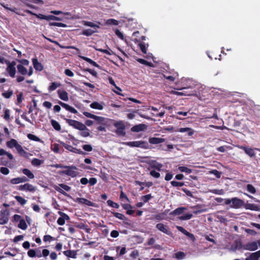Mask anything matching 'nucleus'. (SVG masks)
<instances>
[{
  "mask_svg": "<svg viewBox=\"0 0 260 260\" xmlns=\"http://www.w3.org/2000/svg\"><path fill=\"white\" fill-rule=\"evenodd\" d=\"M230 207L234 209H239L244 207L246 209L256 211L260 210L259 207L258 205L250 203L245 204L242 200L237 197L232 198V205Z\"/></svg>",
  "mask_w": 260,
  "mask_h": 260,
  "instance_id": "1",
  "label": "nucleus"
},
{
  "mask_svg": "<svg viewBox=\"0 0 260 260\" xmlns=\"http://www.w3.org/2000/svg\"><path fill=\"white\" fill-rule=\"evenodd\" d=\"M14 159L12 154L1 149V165L12 168L14 166Z\"/></svg>",
  "mask_w": 260,
  "mask_h": 260,
  "instance_id": "2",
  "label": "nucleus"
},
{
  "mask_svg": "<svg viewBox=\"0 0 260 260\" xmlns=\"http://www.w3.org/2000/svg\"><path fill=\"white\" fill-rule=\"evenodd\" d=\"M7 146L10 148H15L18 153L23 156H26L27 152L23 149L21 145L18 144L17 141L14 139H11L10 141L7 142Z\"/></svg>",
  "mask_w": 260,
  "mask_h": 260,
  "instance_id": "3",
  "label": "nucleus"
},
{
  "mask_svg": "<svg viewBox=\"0 0 260 260\" xmlns=\"http://www.w3.org/2000/svg\"><path fill=\"white\" fill-rule=\"evenodd\" d=\"M60 117L65 120L70 126H71L77 129L84 130L85 128L86 129V125L81 122L75 120L67 119L63 115H60Z\"/></svg>",
  "mask_w": 260,
  "mask_h": 260,
  "instance_id": "4",
  "label": "nucleus"
},
{
  "mask_svg": "<svg viewBox=\"0 0 260 260\" xmlns=\"http://www.w3.org/2000/svg\"><path fill=\"white\" fill-rule=\"evenodd\" d=\"M113 126L116 128L115 133L117 135L123 137L125 136V122L123 121L119 120L116 121L113 123Z\"/></svg>",
  "mask_w": 260,
  "mask_h": 260,
  "instance_id": "5",
  "label": "nucleus"
},
{
  "mask_svg": "<svg viewBox=\"0 0 260 260\" xmlns=\"http://www.w3.org/2000/svg\"><path fill=\"white\" fill-rule=\"evenodd\" d=\"M124 144L131 147H139L145 149L150 148L148 143L144 141L126 142Z\"/></svg>",
  "mask_w": 260,
  "mask_h": 260,
  "instance_id": "6",
  "label": "nucleus"
},
{
  "mask_svg": "<svg viewBox=\"0 0 260 260\" xmlns=\"http://www.w3.org/2000/svg\"><path fill=\"white\" fill-rule=\"evenodd\" d=\"M7 67L6 68V71L8 73V75L12 78H14L16 75V68L15 66L16 64V62L15 61H13L12 62H10L8 61L7 62Z\"/></svg>",
  "mask_w": 260,
  "mask_h": 260,
  "instance_id": "7",
  "label": "nucleus"
},
{
  "mask_svg": "<svg viewBox=\"0 0 260 260\" xmlns=\"http://www.w3.org/2000/svg\"><path fill=\"white\" fill-rule=\"evenodd\" d=\"M260 247V240L249 242L244 245V249L250 251H254Z\"/></svg>",
  "mask_w": 260,
  "mask_h": 260,
  "instance_id": "8",
  "label": "nucleus"
},
{
  "mask_svg": "<svg viewBox=\"0 0 260 260\" xmlns=\"http://www.w3.org/2000/svg\"><path fill=\"white\" fill-rule=\"evenodd\" d=\"M64 169H67V170L61 171L62 174H65L72 177H75L78 174V173L74 171L77 169L75 166H69V168H65Z\"/></svg>",
  "mask_w": 260,
  "mask_h": 260,
  "instance_id": "9",
  "label": "nucleus"
},
{
  "mask_svg": "<svg viewBox=\"0 0 260 260\" xmlns=\"http://www.w3.org/2000/svg\"><path fill=\"white\" fill-rule=\"evenodd\" d=\"M59 186L60 187H61V188H60L58 186H55L54 187L56 191H57L58 192H59V193L64 195V196H67V197L69 196V195L66 192H65L62 189H63L64 190H65L67 191H69L71 190V187H70L69 186L67 185V184H65L63 183L59 184Z\"/></svg>",
  "mask_w": 260,
  "mask_h": 260,
  "instance_id": "10",
  "label": "nucleus"
},
{
  "mask_svg": "<svg viewBox=\"0 0 260 260\" xmlns=\"http://www.w3.org/2000/svg\"><path fill=\"white\" fill-rule=\"evenodd\" d=\"M156 228L168 235H171L172 234L169 226L162 223H157L156 225Z\"/></svg>",
  "mask_w": 260,
  "mask_h": 260,
  "instance_id": "11",
  "label": "nucleus"
},
{
  "mask_svg": "<svg viewBox=\"0 0 260 260\" xmlns=\"http://www.w3.org/2000/svg\"><path fill=\"white\" fill-rule=\"evenodd\" d=\"M58 213L60 217L57 219V223L59 225H63L65 223L66 220H68L70 219V217L68 215L61 211H58Z\"/></svg>",
  "mask_w": 260,
  "mask_h": 260,
  "instance_id": "12",
  "label": "nucleus"
},
{
  "mask_svg": "<svg viewBox=\"0 0 260 260\" xmlns=\"http://www.w3.org/2000/svg\"><path fill=\"white\" fill-rule=\"evenodd\" d=\"M147 128V126L145 124L141 123L137 125H135L133 126L131 128V131L133 132H140L142 131H144Z\"/></svg>",
  "mask_w": 260,
  "mask_h": 260,
  "instance_id": "13",
  "label": "nucleus"
},
{
  "mask_svg": "<svg viewBox=\"0 0 260 260\" xmlns=\"http://www.w3.org/2000/svg\"><path fill=\"white\" fill-rule=\"evenodd\" d=\"M57 103L60 106H61L67 111L74 114L78 113V111L76 109H75L74 107L70 106L68 104L63 103L60 101H59Z\"/></svg>",
  "mask_w": 260,
  "mask_h": 260,
  "instance_id": "14",
  "label": "nucleus"
},
{
  "mask_svg": "<svg viewBox=\"0 0 260 260\" xmlns=\"http://www.w3.org/2000/svg\"><path fill=\"white\" fill-rule=\"evenodd\" d=\"M18 189L20 190H26L30 192H34L36 190V188L32 185L26 183L24 185H21L19 186Z\"/></svg>",
  "mask_w": 260,
  "mask_h": 260,
  "instance_id": "15",
  "label": "nucleus"
},
{
  "mask_svg": "<svg viewBox=\"0 0 260 260\" xmlns=\"http://www.w3.org/2000/svg\"><path fill=\"white\" fill-rule=\"evenodd\" d=\"M240 148L244 150L245 153L248 156H249L250 157H254L255 155V153L254 152V150H255V148L254 149H252L249 147L241 146H240Z\"/></svg>",
  "mask_w": 260,
  "mask_h": 260,
  "instance_id": "16",
  "label": "nucleus"
},
{
  "mask_svg": "<svg viewBox=\"0 0 260 260\" xmlns=\"http://www.w3.org/2000/svg\"><path fill=\"white\" fill-rule=\"evenodd\" d=\"M111 213L114 215V217L116 218L122 220L123 221L124 224L130 225L131 223H128V222L126 221H128V219L126 217H125L123 214L118 213V212H111Z\"/></svg>",
  "mask_w": 260,
  "mask_h": 260,
  "instance_id": "17",
  "label": "nucleus"
},
{
  "mask_svg": "<svg viewBox=\"0 0 260 260\" xmlns=\"http://www.w3.org/2000/svg\"><path fill=\"white\" fill-rule=\"evenodd\" d=\"M75 201L80 204H84L88 206H92L93 205V203H92L90 201L82 198H77L76 199Z\"/></svg>",
  "mask_w": 260,
  "mask_h": 260,
  "instance_id": "18",
  "label": "nucleus"
},
{
  "mask_svg": "<svg viewBox=\"0 0 260 260\" xmlns=\"http://www.w3.org/2000/svg\"><path fill=\"white\" fill-rule=\"evenodd\" d=\"M165 141V139L162 138L150 137L148 139L149 143L155 145L164 143Z\"/></svg>",
  "mask_w": 260,
  "mask_h": 260,
  "instance_id": "19",
  "label": "nucleus"
},
{
  "mask_svg": "<svg viewBox=\"0 0 260 260\" xmlns=\"http://www.w3.org/2000/svg\"><path fill=\"white\" fill-rule=\"evenodd\" d=\"M33 66L36 70L38 71H42L43 70V66L42 63L38 61L37 58H33L32 59Z\"/></svg>",
  "mask_w": 260,
  "mask_h": 260,
  "instance_id": "20",
  "label": "nucleus"
},
{
  "mask_svg": "<svg viewBox=\"0 0 260 260\" xmlns=\"http://www.w3.org/2000/svg\"><path fill=\"white\" fill-rule=\"evenodd\" d=\"M175 132H178L180 133H184L187 132L188 136H192L194 132V131L189 127H183V128H178Z\"/></svg>",
  "mask_w": 260,
  "mask_h": 260,
  "instance_id": "21",
  "label": "nucleus"
},
{
  "mask_svg": "<svg viewBox=\"0 0 260 260\" xmlns=\"http://www.w3.org/2000/svg\"><path fill=\"white\" fill-rule=\"evenodd\" d=\"M149 165L150 167L152 169H155L158 171H160L161 168L162 167V165L160 163H158L156 160H151L149 162Z\"/></svg>",
  "mask_w": 260,
  "mask_h": 260,
  "instance_id": "22",
  "label": "nucleus"
},
{
  "mask_svg": "<svg viewBox=\"0 0 260 260\" xmlns=\"http://www.w3.org/2000/svg\"><path fill=\"white\" fill-rule=\"evenodd\" d=\"M59 98L64 101H68L69 100L68 94L65 90H58L57 91Z\"/></svg>",
  "mask_w": 260,
  "mask_h": 260,
  "instance_id": "23",
  "label": "nucleus"
},
{
  "mask_svg": "<svg viewBox=\"0 0 260 260\" xmlns=\"http://www.w3.org/2000/svg\"><path fill=\"white\" fill-rule=\"evenodd\" d=\"M176 229L181 232L182 234H184L186 236L190 238H194V235L187 231L184 228H183L182 226H176Z\"/></svg>",
  "mask_w": 260,
  "mask_h": 260,
  "instance_id": "24",
  "label": "nucleus"
},
{
  "mask_svg": "<svg viewBox=\"0 0 260 260\" xmlns=\"http://www.w3.org/2000/svg\"><path fill=\"white\" fill-rule=\"evenodd\" d=\"M185 210H186V208H185V207H179V208H176L173 211H172L170 213V215L171 216L180 215L182 213H183V212H184V211Z\"/></svg>",
  "mask_w": 260,
  "mask_h": 260,
  "instance_id": "25",
  "label": "nucleus"
},
{
  "mask_svg": "<svg viewBox=\"0 0 260 260\" xmlns=\"http://www.w3.org/2000/svg\"><path fill=\"white\" fill-rule=\"evenodd\" d=\"M79 56L81 58H82L83 60L88 62V63H89L90 64L92 65L93 66L96 67L99 69H101V66L99 64H98L96 62H95L94 61L92 60L91 59H90L88 57H85V56Z\"/></svg>",
  "mask_w": 260,
  "mask_h": 260,
  "instance_id": "26",
  "label": "nucleus"
},
{
  "mask_svg": "<svg viewBox=\"0 0 260 260\" xmlns=\"http://www.w3.org/2000/svg\"><path fill=\"white\" fill-rule=\"evenodd\" d=\"M104 104V103H102V104H101L98 102H93L90 105V107L92 109L102 110L104 108V107L103 105Z\"/></svg>",
  "mask_w": 260,
  "mask_h": 260,
  "instance_id": "27",
  "label": "nucleus"
},
{
  "mask_svg": "<svg viewBox=\"0 0 260 260\" xmlns=\"http://www.w3.org/2000/svg\"><path fill=\"white\" fill-rule=\"evenodd\" d=\"M17 69L18 72L21 75L24 76L26 75L27 74V69L22 64H18L17 66Z\"/></svg>",
  "mask_w": 260,
  "mask_h": 260,
  "instance_id": "28",
  "label": "nucleus"
},
{
  "mask_svg": "<svg viewBox=\"0 0 260 260\" xmlns=\"http://www.w3.org/2000/svg\"><path fill=\"white\" fill-rule=\"evenodd\" d=\"M63 253L67 257L73 258H76L77 252L75 250H68L66 251H64L63 252Z\"/></svg>",
  "mask_w": 260,
  "mask_h": 260,
  "instance_id": "29",
  "label": "nucleus"
},
{
  "mask_svg": "<svg viewBox=\"0 0 260 260\" xmlns=\"http://www.w3.org/2000/svg\"><path fill=\"white\" fill-rule=\"evenodd\" d=\"M97 30L95 29L94 30L91 29H86L83 30L81 33V35L89 37L93 35L94 33L96 32Z\"/></svg>",
  "mask_w": 260,
  "mask_h": 260,
  "instance_id": "30",
  "label": "nucleus"
},
{
  "mask_svg": "<svg viewBox=\"0 0 260 260\" xmlns=\"http://www.w3.org/2000/svg\"><path fill=\"white\" fill-rule=\"evenodd\" d=\"M174 146L172 144H168L167 145L164 146L161 144L158 146V149L163 151H170L171 149H173Z\"/></svg>",
  "mask_w": 260,
  "mask_h": 260,
  "instance_id": "31",
  "label": "nucleus"
},
{
  "mask_svg": "<svg viewBox=\"0 0 260 260\" xmlns=\"http://www.w3.org/2000/svg\"><path fill=\"white\" fill-rule=\"evenodd\" d=\"M22 172L29 179H34L35 177L34 174L28 169H23L22 170Z\"/></svg>",
  "mask_w": 260,
  "mask_h": 260,
  "instance_id": "32",
  "label": "nucleus"
},
{
  "mask_svg": "<svg viewBox=\"0 0 260 260\" xmlns=\"http://www.w3.org/2000/svg\"><path fill=\"white\" fill-rule=\"evenodd\" d=\"M224 211H218L217 212V214L216 215V217L218 219V220L221 222V223H225L227 221V219L224 217V216L219 215V213H221L222 212H224Z\"/></svg>",
  "mask_w": 260,
  "mask_h": 260,
  "instance_id": "33",
  "label": "nucleus"
},
{
  "mask_svg": "<svg viewBox=\"0 0 260 260\" xmlns=\"http://www.w3.org/2000/svg\"><path fill=\"white\" fill-rule=\"evenodd\" d=\"M51 123L52 127L57 131H60L61 130V126L59 123L55 120H51Z\"/></svg>",
  "mask_w": 260,
  "mask_h": 260,
  "instance_id": "34",
  "label": "nucleus"
},
{
  "mask_svg": "<svg viewBox=\"0 0 260 260\" xmlns=\"http://www.w3.org/2000/svg\"><path fill=\"white\" fill-rule=\"evenodd\" d=\"M18 227L23 230H25L27 228V224L24 219H22L20 220Z\"/></svg>",
  "mask_w": 260,
  "mask_h": 260,
  "instance_id": "35",
  "label": "nucleus"
},
{
  "mask_svg": "<svg viewBox=\"0 0 260 260\" xmlns=\"http://www.w3.org/2000/svg\"><path fill=\"white\" fill-rule=\"evenodd\" d=\"M136 184L139 185H145L147 187H150L153 185V183L152 182H141L140 181H136Z\"/></svg>",
  "mask_w": 260,
  "mask_h": 260,
  "instance_id": "36",
  "label": "nucleus"
},
{
  "mask_svg": "<svg viewBox=\"0 0 260 260\" xmlns=\"http://www.w3.org/2000/svg\"><path fill=\"white\" fill-rule=\"evenodd\" d=\"M43 162V160L34 158L31 160V164L34 166H40Z\"/></svg>",
  "mask_w": 260,
  "mask_h": 260,
  "instance_id": "37",
  "label": "nucleus"
},
{
  "mask_svg": "<svg viewBox=\"0 0 260 260\" xmlns=\"http://www.w3.org/2000/svg\"><path fill=\"white\" fill-rule=\"evenodd\" d=\"M193 215L191 213H186L179 217V219L181 220H186L191 219Z\"/></svg>",
  "mask_w": 260,
  "mask_h": 260,
  "instance_id": "38",
  "label": "nucleus"
},
{
  "mask_svg": "<svg viewBox=\"0 0 260 260\" xmlns=\"http://www.w3.org/2000/svg\"><path fill=\"white\" fill-rule=\"evenodd\" d=\"M83 24L85 26H89L92 28H94V29H96L97 28H99V26L93 22H90V21H83Z\"/></svg>",
  "mask_w": 260,
  "mask_h": 260,
  "instance_id": "39",
  "label": "nucleus"
},
{
  "mask_svg": "<svg viewBox=\"0 0 260 260\" xmlns=\"http://www.w3.org/2000/svg\"><path fill=\"white\" fill-rule=\"evenodd\" d=\"M15 199L22 206H23L26 203L27 201L20 196H15Z\"/></svg>",
  "mask_w": 260,
  "mask_h": 260,
  "instance_id": "40",
  "label": "nucleus"
},
{
  "mask_svg": "<svg viewBox=\"0 0 260 260\" xmlns=\"http://www.w3.org/2000/svg\"><path fill=\"white\" fill-rule=\"evenodd\" d=\"M138 61L141 64L146 65L148 67H153V64L152 62H148V61H147L144 59L139 58L138 59Z\"/></svg>",
  "mask_w": 260,
  "mask_h": 260,
  "instance_id": "41",
  "label": "nucleus"
},
{
  "mask_svg": "<svg viewBox=\"0 0 260 260\" xmlns=\"http://www.w3.org/2000/svg\"><path fill=\"white\" fill-rule=\"evenodd\" d=\"M23 99L24 98L23 96V93L21 92L17 95V101L16 104L17 105H19L20 104L22 103Z\"/></svg>",
  "mask_w": 260,
  "mask_h": 260,
  "instance_id": "42",
  "label": "nucleus"
},
{
  "mask_svg": "<svg viewBox=\"0 0 260 260\" xmlns=\"http://www.w3.org/2000/svg\"><path fill=\"white\" fill-rule=\"evenodd\" d=\"M178 170L181 172H185L187 173H191L192 170L185 166H180L178 167Z\"/></svg>",
  "mask_w": 260,
  "mask_h": 260,
  "instance_id": "43",
  "label": "nucleus"
},
{
  "mask_svg": "<svg viewBox=\"0 0 260 260\" xmlns=\"http://www.w3.org/2000/svg\"><path fill=\"white\" fill-rule=\"evenodd\" d=\"M247 190L251 193L254 194L256 193V189L250 184H248L246 186Z\"/></svg>",
  "mask_w": 260,
  "mask_h": 260,
  "instance_id": "44",
  "label": "nucleus"
},
{
  "mask_svg": "<svg viewBox=\"0 0 260 260\" xmlns=\"http://www.w3.org/2000/svg\"><path fill=\"white\" fill-rule=\"evenodd\" d=\"M107 203L108 205L111 207L115 208L116 209H117L119 207V205L118 204H117V203L114 202L113 201H112L111 200H108Z\"/></svg>",
  "mask_w": 260,
  "mask_h": 260,
  "instance_id": "45",
  "label": "nucleus"
},
{
  "mask_svg": "<svg viewBox=\"0 0 260 260\" xmlns=\"http://www.w3.org/2000/svg\"><path fill=\"white\" fill-rule=\"evenodd\" d=\"M49 25L50 26H58V27H66L67 26V24L61 23V22H50Z\"/></svg>",
  "mask_w": 260,
  "mask_h": 260,
  "instance_id": "46",
  "label": "nucleus"
},
{
  "mask_svg": "<svg viewBox=\"0 0 260 260\" xmlns=\"http://www.w3.org/2000/svg\"><path fill=\"white\" fill-rule=\"evenodd\" d=\"M82 132H80V134L83 137H87L90 135L89 129L86 127V129L84 130H81Z\"/></svg>",
  "mask_w": 260,
  "mask_h": 260,
  "instance_id": "47",
  "label": "nucleus"
},
{
  "mask_svg": "<svg viewBox=\"0 0 260 260\" xmlns=\"http://www.w3.org/2000/svg\"><path fill=\"white\" fill-rule=\"evenodd\" d=\"M171 184L174 187H181L184 185V183L183 182H177L176 181H171Z\"/></svg>",
  "mask_w": 260,
  "mask_h": 260,
  "instance_id": "48",
  "label": "nucleus"
},
{
  "mask_svg": "<svg viewBox=\"0 0 260 260\" xmlns=\"http://www.w3.org/2000/svg\"><path fill=\"white\" fill-rule=\"evenodd\" d=\"M59 86H60L59 84H58L56 82H52L51 83V84L49 86V87L48 88V90L50 91H53V90H55L57 88V87Z\"/></svg>",
  "mask_w": 260,
  "mask_h": 260,
  "instance_id": "49",
  "label": "nucleus"
},
{
  "mask_svg": "<svg viewBox=\"0 0 260 260\" xmlns=\"http://www.w3.org/2000/svg\"><path fill=\"white\" fill-rule=\"evenodd\" d=\"M71 152H72L75 153H77L81 155H86L87 153L83 152L81 149H78L76 148H75L73 147V149L71 151Z\"/></svg>",
  "mask_w": 260,
  "mask_h": 260,
  "instance_id": "50",
  "label": "nucleus"
},
{
  "mask_svg": "<svg viewBox=\"0 0 260 260\" xmlns=\"http://www.w3.org/2000/svg\"><path fill=\"white\" fill-rule=\"evenodd\" d=\"M95 49L97 51L103 52L104 53H106L109 55H111L113 53V52L111 49H109V50L101 48H95Z\"/></svg>",
  "mask_w": 260,
  "mask_h": 260,
  "instance_id": "51",
  "label": "nucleus"
},
{
  "mask_svg": "<svg viewBox=\"0 0 260 260\" xmlns=\"http://www.w3.org/2000/svg\"><path fill=\"white\" fill-rule=\"evenodd\" d=\"M27 136L29 140L35 141L36 142H39L40 141V139L39 137H37L36 136L33 134H28Z\"/></svg>",
  "mask_w": 260,
  "mask_h": 260,
  "instance_id": "52",
  "label": "nucleus"
},
{
  "mask_svg": "<svg viewBox=\"0 0 260 260\" xmlns=\"http://www.w3.org/2000/svg\"><path fill=\"white\" fill-rule=\"evenodd\" d=\"M13 93V90H9L7 91L2 93V95L6 99H9L12 96Z\"/></svg>",
  "mask_w": 260,
  "mask_h": 260,
  "instance_id": "53",
  "label": "nucleus"
},
{
  "mask_svg": "<svg viewBox=\"0 0 260 260\" xmlns=\"http://www.w3.org/2000/svg\"><path fill=\"white\" fill-rule=\"evenodd\" d=\"M185 256V253L183 252H178L175 253V257L178 259H182Z\"/></svg>",
  "mask_w": 260,
  "mask_h": 260,
  "instance_id": "54",
  "label": "nucleus"
},
{
  "mask_svg": "<svg viewBox=\"0 0 260 260\" xmlns=\"http://www.w3.org/2000/svg\"><path fill=\"white\" fill-rule=\"evenodd\" d=\"M138 46H139L141 51L143 53H146V52H147V49L145 47V44L144 43L142 42V43H137Z\"/></svg>",
  "mask_w": 260,
  "mask_h": 260,
  "instance_id": "55",
  "label": "nucleus"
},
{
  "mask_svg": "<svg viewBox=\"0 0 260 260\" xmlns=\"http://www.w3.org/2000/svg\"><path fill=\"white\" fill-rule=\"evenodd\" d=\"M35 16L40 19L49 20V15L46 16L42 14H36Z\"/></svg>",
  "mask_w": 260,
  "mask_h": 260,
  "instance_id": "56",
  "label": "nucleus"
},
{
  "mask_svg": "<svg viewBox=\"0 0 260 260\" xmlns=\"http://www.w3.org/2000/svg\"><path fill=\"white\" fill-rule=\"evenodd\" d=\"M152 198V196L151 194H148L145 196H143L141 198L142 200L144 203H147L149 200Z\"/></svg>",
  "mask_w": 260,
  "mask_h": 260,
  "instance_id": "57",
  "label": "nucleus"
},
{
  "mask_svg": "<svg viewBox=\"0 0 260 260\" xmlns=\"http://www.w3.org/2000/svg\"><path fill=\"white\" fill-rule=\"evenodd\" d=\"M83 71L89 72L90 74H91L93 76L95 77H97L98 74L97 72L94 70L87 68L83 70Z\"/></svg>",
  "mask_w": 260,
  "mask_h": 260,
  "instance_id": "58",
  "label": "nucleus"
},
{
  "mask_svg": "<svg viewBox=\"0 0 260 260\" xmlns=\"http://www.w3.org/2000/svg\"><path fill=\"white\" fill-rule=\"evenodd\" d=\"M17 61L20 63L19 64H22V66H27L29 63V61L26 59H17Z\"/></svg>",
  "mask_w": 260,
  "mask_h": 260,
  "instance_id": "59",
  "label": "nucleus"
},
{
  "mask_svg": "<svg viewBox=\"0 0 260 260\" xmlns=\"http://www.w3.org/2000/svg\"><path fill=\"white\" fill-rule=\"evenodd\" d=\"M145 39H146L145 36H140V38H133L132 40L135 43H141V41L145 40Z\"/></svg>",
  "mask_w": 260,
  "mask_h": 260,
  "instance_id": "60",
  "label": "nucleus"
},
{
  "mask_svg": "<svg viewBox=\"0 0 260 260\" xmlns=\"http://www.w3.org/2000/svg\"><path fill=\"white\" fill-rule=\"evenodd\" d=\"M51 149L55 153H58L59 152V145L58 144L55 143L52 145Z\"/></svg>",
  "mask_w": 260,
  "mask_h": 260,
  "instance_id": "61",
  "label": "nucleus"
},
{
  "mask_svg": "<svg viewBox=\"0 0 260 260\" xmlns=\"http://www.w3.org/2000/svg\"><path fill=\"white\" fill-rule=\"evenodd\" d=\"M93 119L96 120L99 123H102L105 121V118L103 117L94 115Z\"/></svg>",
  "mask_w": 260,
  "mask_h": 260,
  "instance_id": "62",
  "label": "nucleus"
},
{
  "mask_svg": "<svg viewBox=\"0 0 260 260\" xmlns=\"http://www.w3.org/2000/svg\"><path fill=\"white\" fill-rule=\"evenodd\" d=\"M107 23L110 25H117L118 24V21L114 19H109L107 20Z\"/></svg>",
  "mask_w": 260,
  "mask_h": 260,
  "instance_id": "63",
  "label": "nucleus"
},
{
  "mask_svg": "<svg viewBox=\"0 0 260 260\" xmlns=\"http://www.w3.org/2000/svg\"><path fill=\"white\" fill-rule=\"evenodd\" d=\"M150 175L155 178H158L160 177V173L156 172L154 170H152L150 172Z\"/></svg>",
  "mask_w": 260,
  "mask_h": 260,
  "instance_id": "64",
  "label": "nucleus"
}]
</instances>
